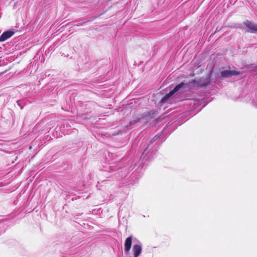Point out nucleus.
<instances>
[{
    "label": "nucleus",
    "mask_w": 257,
    "mask_h": 257,
    "mask_svg": "<svg viewBox=\"0 0 257 257\" xmlns=\"http://www.w3.org/2000/svg\"><path fill=\"white\" fill-rule=\"evenodd\" d=\"M184 83H181L178 85H177L175 88L170 91L168 94H166L161 100L162 102H164L166 101L169 97L172 96L173 94H175L177 91L179 90L183 85Z\"/></svg>",
    "instance_id": "1"
},
{
    "label": "nucleus",
    "mask_w": 257,
    "mask_h": 257,
    "mask_svg": "<svg viewBox=\"0 0 257 257\" xmlns=\"http://www.w3.org/2000/svg\"><path fill=\"white\" fill-rule=\"evenodd\" d=\"M132 237L130 236L127 237L124 243V252L126 254H128L132 246Z\"/></svg>",
    "instance_id": "2"
},
{
    "label": "nucleus",
    "mask_w": 257,
    "mask_h": 257,
    "mask_svg": "<svg viewBox=\"0 0 257 257\" xmlns=\"http://www.w3.org/2000/svg\"><path fill=\"white\" fill-rule=\"evenodd\" d=\"M142 248L140 244H135L133 247V257H138L142 252Z\"/></svg>",
    "instance_id": "3"
},
{
    "label": "nucleus",
    "mask_w": 257,
    "mask_h": 257,
    "mask_svg": "<svg viewBox=\"0 0 257 257\" xmlns=\"http://www.w3.org/2000/svg\"><path fill=\"white\" fill-rule=\"evenodd\" d=\"M239 74V72L235 71H230L228 70L223 71L221 72V75L223 77H228L232 75H236Z\"/></svg>",
    "instance_id": "4"
},
{
    "label": "nucleus",
    "mask_w": 257,
    "mask_h": 257,
    "mask_svg": "<svg viewBox=\"0 0 257 257\" xmlns=\"http://www.w3.org/2000/svg\"><path fill=\"white\" fill-rule=\"evenodd\" d=\"M244 25L249 29L248 31L250 32H257V25L252 24L248 21L245 22Z\"/></svg>",
    "instance_id": "5"
},
{
    "label": "nucleus",
    "mask_w": 257,
    "mask_h": 257,
    "mask_svg": "<svg viewBox=\"0 0 257 257\" xmlns=\"http://www.w3.org/2000/svg\"><path fill=\"white\" fill-rule=\"evenodd\" d=\"M14 32L12 31H6L4 32L1 36H0V42H4L9 38H10L11 37H12L13 34Z\"/></svg>",
    "instance_id": "6"
}]
</instances>
